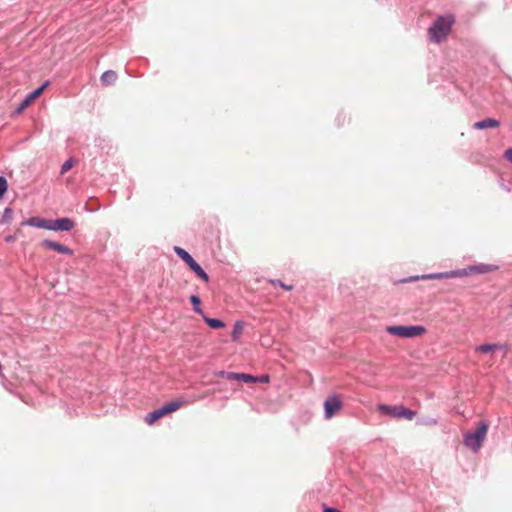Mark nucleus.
Segmentation results:
<instances>
[{"label":"nucleus","mask_w":512,"mask_h":512,"mask_svg":"<svg viewBox=\"0 0 512 512\" xmlns=\"http://www.w3.org/2000/svg\"><path fill=\"white\" fill-rule=\"evenodd\" d=\"M454 23L452 15L439 16L429 27L428 35L430 41L440 43L446 39Z\"/></svg>","instance_id":"1"},{"label":"nucleus","mask_w":512,"mask_h":512,"mask_svg":"<svg viewBox=\"0 0 512 512\" xmlns=\"http://www.w3.org/2000/svg\"><path fill=\"white\" fill-rule=\"evenodd\" d=\"M489 423L482 421L474 432H467L463 435V443L473 452H478L486 439Z\"/></svg>","instance_id":"2"},{"label":"nucleus","mask_w":512,"mask_h":512,"mask_svg":"<svg viewBox=\"0 0 512 512\" xmlns=\"http://www.w3.org/2000/svg\"><path fill=\"white\" fill-rule=\"evenodd\" d=\"M174 252L176 255L184 261L188 267L204 282H209V276L200 264L188 253L185 249L175 246Z\"/></svg>","instance_id":"3"},{"label":"nucleus","mask_w":512,"mask_h":512,"mask_svg":"<svg viewBox=\"0 0 512 512\" xmlns=\"http://www.w3.org/2000/svg\"><path fill=\"white\" fill-rule=\"evenodd\" d=\"M386 331L402 338H414L421 336L426 332V328L422 325H406V326H387Z\"/></svg>","instance_id":"4"},{"label":"nucleus","mask_w":512,"mask_h":512,"mask_svg":"<svg viewBox=\"0 0 512 512\" xmlns=\"http://www.w3.org/2000/svg\"><path fill=\"white\" fill-rule=\"evenodd\" d=\"M181 405H182V401H180V400H173L169 403H166V404L162 405L161 407L149 412L145 417V421L148 424H153L154 422H156L158 419L165 416L166 414L178 410L181 407Z\"/></svg>","instance_id":"5"},{"label":"nucleus","mask_w":512,"mask_h":512,"mask_svg":"<svg viewBox=\"0 0 512 512\" xmlns=\"http://www.w3.org/2000/svg\"><path fill=\"white\" fill-rule=\"evenodd\" d=\"M379 410L393 418H404L412 420L416 415V412L404 407L403 405H386L382 404L379 406Z\"/></svg>","instance_id":"6"},{"label":"nucleus","mask_w":512,"mask_h":512,"mask_svg":"<svg viewBox=\"0 0 512 512\" xmlns=\"http://www.w3.org/2000/svg\"><path fill=\"white\" fill-rule=\"evenodd\" d=\"M468 275L466 269L462 270H451L447 272H439V273H430V274H424L421 276H414L409 277L408 279H404L403 282H411L416 281L419 279L425 280V279H449V278H456V277H462Z\"/></svg>","instance_id":"7"},{"label":"nucleus","mask_w":512,"mask_h":512,"mask_svg":"<svg viewBox=\"0 0 512 512\" xmlns=\"http://www.w3.org/2000/svg\"><path fill=\"white\" fill-rule=\"evenodd\" d=\"M75 226L74 221L71 218L63 217L57 219H48L46 230L49 231H60L68 232Z\"/></svg>","instance_id":"8"},{"label":"nucleus","mask_w":512,"mask_h":512,"mask_svg":"<svg viewBox=\"0 0 512 512\" xmlns=\"http://www.w3.org/2000/svg\"><path fill=\"white\" fill-rule=\"evenodd\" d=\"M324 418L331 419L342 407V401L337 394L329 395L324 401Z\"/></svg>","instance_id":"9"},{"label":"nucleus","mask_w":512,"mask_h":512,"mask_svg":"<svg viewBox=\"0 0 512 512\" xmlns=\"http://www.w3.org/2000/svg\"><path fill=\"white\" fill-rule=\"evenodd\" d=\"M41 245L47 249L56 251L61 254L69 255V256L73 255V253H74V251L71 248H69L68 246L60 244V243L52 241V240H49V239H44L41 242Z\"/></svg>","instance_id":"10"},{"label":"nucleus","mask_w":512,"mask_h":512,"mask_svg":"<svg viewBox=\"0 0 512 512\" xmlns=\"http://www.w3.org/2000/svg\"><path fill=\"white\" fill-rule=\"evenodd\" d=\"M41 95L40 89H35L31 91L26 97L21 101L19 106L15 109V114H20L26 107H28L36 98Z\"/></svg>","instance_id":"11"},{"label":"nucleus","mask_w":512,"mask_h":512,"mask_svg":"<svg viewBox=\"0 0 512 512\" xmlns=\"http://www.w3.org/2000/svg\"><path fill=\"white\" fill-rule=\"evenodd\" d=\"M47 218H42L38 216H32L22 222L23 226H31L39 229H45L47 227Z\"/></svg>","instance_id":"12"},{"label":"nucleus","mask_w":512,"mask_h":512,"mask_svg":"<svg viewBox=\"0 0 512 512\" xmlns=\"http://www.w3.org/2000/svg\"><path fill=\"white\" fill-rule=\"evenodd\" d=\"M500 125V122L494 118H485L483 120L474 123L473 127L477 130H483L487 128H496Z\"/></svg>","instance_id":"13"},{"label":"nucleus","mask_w":512,"mask_h":512,"mask_svg":"<svg viewBox=\"0 0 512 512\" xmlns=\"http://www.w3.org/2000/svg\"><path fill=\"white\" fill-rule=\"evenodd\" d=\"M100 80L102 84L105 86L112 85L117 80V73L113 70H107L104 73H102Z\"/></svg>","instance_id":"14"},{"label":"nucleus","mask_w":512,"mask_h":512,"mask_svg":"<svg viewBox=\"0 0 512 512\" xmlns=\"http://www.w3.org/2000/svg\"><path fill=\"white\" fill-rule=\"evenodd\" d=\"M203 320L212 329H221L225 327V323L218 318H211L203 315Z\"/></svg>","instance_id":"15"},{"label":"nucleus","mask_w":512,"mask_h":512,"mask_svg":"<svg viewBox=\"0 0 512 512\" xmlns=\"http://www.w3.org/2000/svg\"><path fill=\"white\" fill-rule=\"evenodd\" d=\"M189 300H190V302H191V304L193 306V311L196 314L201 315L203 317V315H205V314H204L203 309L201 308V299H200V297L198 295L193 294V295H191L189 297Z\"/></svg>","instance_id":"16"},{"label":"nucleus","mask_w":512,"mask_h":512,"mask_svg":"<svg viewBox=\"0 0 512 512\" xmlns=\"http://www.w3.org/2000/svg\"><path fill=\"white\" fill-rule=\"evenodd\" d=\"M230 376H231L230 380H235V381L245 382V383H252V380L254 379V375L247 374V373L233 372L232 374H230Z\"/></svg>","instance_id":"17"},{"label":"nucleus","mask_w":512,"mask_h":512,"mask_svg":"<svg viewBox=\"0 0 512 512\" xmlns=\"http://www.w3.org/2000/svg\"><path fill=\"white\" fill-rule=\"evenodd\" d=\"M14 216V211L12 208L7 207L4 209L1 217H0V224L7 225L10 224Z\"/></svg>","instance_id":"18"},{"label":"nucleus","mask_w":512,"mask_h":512,"mask_svg":"<svg viewBox=\"0 0 512 512\" xmlns=\"http://www.w3.org/2000/svg\"><path fill=\"white\" fill-rule=\"evenodd\" d=\"M244 323L242 321H236L234 323L232 332H231V338L233 341H236L239 339L241 334L243 333Z\"/></svg>","instance_id":"19"},{"label":"nucleus","mask_w":512,"mask_h":512,"mask_svg":"<svg viewBox=\"0 0 512 512\" xmlns=\"http://www.w3.org/2000/svg\"><path fill=\"white\" fill-rule=\"evenodd\" d=\"M500 347L501 346L499 344L485 343V344L476 346L475 350L480 353H489V352L497 350Z\"/></svg>","instance_id":"20"},{"label":"nucleus","mask_w":512,"mask_h":512,"mask_svg":"<svg viewBox=\"0 0 512 512\" xmlns=\"http://www.w3.org/2000/svg\"><path fill=\"white\" fill-rule=\"evenodd\" d=\"M466 270L467 271L469 270L470 272L481 274V273H486V272L490 271L491 269H490L489 265L481 264V265L470 266Z\"/></svg>","instance_id":"21"},{"label":"nucleus","mask_w":512,"mask_h":512,"mask_svg":"<svg viewBox=\"0 0 512 512\" xmlns=\"http://www.w3.org/2000/svg\"><path fill=\"white\" fill-rule=\"evenodd\" d=\"M73 162H74L73 158H69L68 160H66V161L62 164V166H61V168H60V174H62V175H63V174H65V173H67V172L72 168V166H73Z\"/></svg>","instance_id":"22"},{"label":"nucleus","mask_w":512,"mask_h":512,"mask_svg":"<svg viewBox=\"0 0 512 512\" xmlns=\"http://www.w3.org/2000/svg\"><path fill=\"white\" fill-rule=\"evenodd\" d=\"M8 190V182L4 176H0V199Z\"/></svg>","instance_id":"23"},{"label":"nucleus","mask_w":512,"mask_h":512,"mask_svg":"<svg viewBox=\"0 0 512 512\" xmlns=\"http://www.w3.org/2000/svg\"><path fill=\"white\" fill-rule=\"evenodd\" d=\"M270 377L267 374H262L259 376H254L252 383H269Z\"/></svg>","instance_id":"24"},{"label":"nucleus","mask_w":512,"mask_h":512,"mask_svg":"<svg viewBox=\"0 0 512 512\" xmlns=\"http://www.w3.org/2000/svg\"><path fill=\"white\" fill-rule=\"evenodd\" d=\"M271 283L273 286H280L281 288L287 290V291H290L293 289V286L292 285H287L285 284L284 282H282L281 280H271Z\"/></svg>","instance_id":"25"},{"label":"nucleus","mask_w":512,"mask_h":512,"mask_svg":"<svg viewBox=\"0 0 512 512\" xmlns=\"http://www.w3.org/2000/svg\"><path fill=\"white\" fill-rule=\"evenodd\" d=\"M233 372H227V371H219L216 373V375L220 378H226L228 380L231 379V376L230 374H232Z\"/></svg>","instance_id":"26"},{"label":"nucleus","mask_w":512,"mask_h":512,"mask_svg":"<svg viewBox=\"0 0 512 512\" xmlns=\"http://www.w3.org/2000/svg\"><path fill=\"white\" fill-rule=\"evenodd\" d=\"M504 158L512 163V148H509L504 152Z\"/></svg>","instance_id":"27"},{"label":"nucleus","mask_w":512,"mask_h":512,"mask_svg":"<svg viewBox=\"0 0 512 512\" xmlns=\"http://www.w3.org/2000/svg\"><path fill=\"white\" fill-rule=\"evenodd\" d=\"M323 512H342L337 508L329 507L326 504L323 505Z\"/></svg>","instance_id":"28"},{"label":"nucleus","mask_w":512,"mask_h":512,"mask_svg":"<svg viewBox=\"0 0 512 512\" xmlns=\"http://www.w3.org/2000/svg\"><path fill=\"white\" fill-rule=\"evenodd\" d=\"M49 81H45L41 86H39L37 89L41 90V93L44 91L46 87H48Z\"/></svg>","instance_id":"29"},{"label":"nucleus","mask_w":512,"mask_h":512,"mask_svg":"<svg viewBox=\"0 0 512 512\" xmlns=\"http://www.w3.org/2000/svg\"><path fill=\"white\" fill-rule=\"evenodd\" d=\"M14 239H15V237H14V236H12V235H8V236H6V237H5V241H6V242H13V241H14Z\"/></svg>","instance_id":"30"}]
</instances>
